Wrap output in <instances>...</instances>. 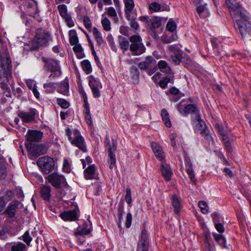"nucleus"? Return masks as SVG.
I'll return each instance as SVG.
<instances>
[{
  "label": "nucleus",
  "mask_w": 251,
  "mask_h": 251,
  "mask_svg": "<svg viewBox=\"0 0 251 251\" xmlns=\"http://www.w3.org/2000/svg\"><path fill=\"white\" fill-rule=\"evenodd\" d=\"M231 15L235 20L234 26L245 43L251 41V23L248 21V13L235 0H226Z\"/></svg>",
  "instance_id": "1"
},
{
  "label": "nucleus",
  "mask_w": 251,
  "mask_h": 251,
  "mask_svg": "<svg viewBox=\"0 0 251 251\" xmlns=\"http://www.w3.org/2000/svg\"><path fill=\"white\" fill-rule=\"evenodd\" d=\"M65 134L72 145L77 147L84 152L87 151L84 138L78 130L68 128L65 130Z\"/></svg>",
  "instance_id": "2"
},
{
  "label": "nucleus",
  "mask_w": 251,
  "mask_h": 251,
  "mask_svg": "<svg viewBox=\"0 0 251 251\" xmlns=\"http://www.w3.org/2000/svg\"><path fill=\"white\" fill-rule=\"evenodd\" d=\"M43 61L45 63V69L51 73L48 77L49 80L55 79L61 75L62 72L58 61L52 58H43Z\"/></svg>",
  "instance_id": "3"
},
{
  "label": "nucleus",
  "mask_w": 251,
  "mask_h": 251,
  "mask_svg": "<svg viewBox=\"0 0 251 251\" xmlns=\"http://www.w3.org/2000/svg\"><path fill=\"white\" fill-rule=\"evenodd\" d=\"M50 35L48 31L41 29H37L36 35L32 41V44L34 49H37L40 47L46 46L50 39Z\"/></svg>",
  "instance_id": "4"
},
{
  "label": "nucleus",
  "mask_w": 251,
  "mask_h": 251,
  "mask_svg": "<svg viewBox=\"0 0 251 251\" xmlns=\"http://www.w3.org/2000/svg\"><path fill=\"white\" fill-rule=\"evenodd\" d=\"M37 164L42 171L46 174H49L54 168L53 159L49 156H46L39 158L37 161Z\"/></svg>",
  "instance_id": "5"
},
{
  "label": "nucleus",
  "mask_w": 251,
  "mask_h": 251,
  "mask_svg": "<svg viewBox=\"0 0 251 251\" xmlns=\"http://www.w3.org/2000/svg\"><path fill=\"white\" fill-rule=\"evenodd\" d=\"M12 63L9 54L4 51L0 54V72H11Z\"/></svg>",
  "instance_id": "6"
},
{
  "label": "nucleus",
  "mask_w": 251,
  "mask_h": 251,
  "mask_svg": "<svg viewBox=\"0 0 251 251\" xmlns=\"http://www.w3.org/2000/svg\"><path fill=\"white\" fill-rule=\"evenodd\" d=\"M26 148L33 156L45 154L47 152L46 147L42 144H34L30 143H25Z\"/></svg>",
  "instance_id": "7"
},
{
  "label": "nucleus",
  "mask_w": 251,
  "mask_h": 251,
  "mask_svg": "<svg viewBox=\"0 0 251 251\" xmlns=\"http://www.w3.org/2000/svg\"><path fill=\"white\" fill-rule=\"evenodd\" d=\"M125 4V12L126 17L127 20L134 19L137 18V12L134 10V2L133 0H125L124 1Z\"/></svg>",
  "instance_id": "8"
},
{
  "label": "nucleus",
  "mask_w": 251,
  "mask_h": 251,
  "mask_svg": "<svg viewBox=\"0 0 251 251\" xmlns=\"http://www.w3.org/2000/svg\"><path fill=\"white\" fill-rule=\"evenodd\" d=\"M149 245L147 231L143 229L138 243L137 251H148Z\"/></svg>",
  "instance_id": "9"
},
{
  "label": "nucleus",
  "mask_w": 251,
  "mask_h": 251,
  "mask_svg": "<svg viewBox=\"0 0 251 251\" xmlns=\"http://www.w3.org/2000/svg\"><path fill=\"white\" fill-rule=\"evenodd\" d=\"M36 114V111L35 109H30L26 112L19 111L18 112V116L24 122L28 123L35 120Z\"/></svg>",
  "instance_id": "10"
},
{
  "label": "nucleus",
  "mask_w": 251,
  "mask_h": 251,
  "mask_svg": "<svg viewBox=\"0 0 251 251\" xmlns=\"http://www.w3.org/2000/svg\"><path fill=\"white\" fill-rule=\"evenodd\" d=\"M11 79V72H0V87L5 90L8 92H10V88L8 85L10 84V80Z\"/></svg>",
  "instance_id": "11"
},
{
  "label": "nucleus",
  "mask_w": 251,
  "mask_h": 251,
  "mask_svg": "<svg viewBox=\"0 0 251 251\" xmlns=\"http://www.w3.org/2000/svg\"><path fill=\"white\" fill-rule=\"evenodd\" d=\"M49 182L54 187L59 188L62 184L65 182V179L62 176L56 173H52L48 176Z\"/></svg>",
  "instance_id": "12"
},
{
  "label": "nucleus",
  "mask_w": 251,
  "mask_h": 251,
  "mask_svg": "<svg viewBox=\"0 0 251 251\" xmlns=\"http://www.w3.org/2000/svg\"><path fill=\"white\" fill-rule=\"evenodd\" d=\"M43 133L40 131L36 130H28L26 134V142H40L43 137Z\"/></svg>",
  "instance_id": "13"
},
{
  "label": "nucleus",
  "mask_w": 251,
  "mask_h": 251,
  "mask_svg": "<svg viewBox=\"0 0 251 251\" xmlns=\"http://www.w3.org/2000/svg\"><path fill=\"white\" fill-rule=\"evenodd\" d=\"M196 130L200 132L202 136L204 137L209 141L213 142L212 137L210 134L209 130L205 126L204 123L201 119L196 126Z\"/></svg>",
  "instance_id": "14"
},
{
  "label": "nucleus",
  "mask_w": 251,
  "mask_h": 251,
  "mask_svg": "<svg viewBox=\"0 0 251 251\" xmlns=\"http://www.w3.org/2000/svg\"><path fill=\"white\" fill-rule=\"evenodd\" d=\"M79 210L77 208L60 214V217L64 221H75L78 219Z\"/></svg>",
  "instance_id": "15"
},
{
  "label": "nucleus",
  "mask_w": 251,
  "mask_h": 251,
  "mask_svg": "<svg viewBox=\"0 0 251 251\" xmlns=\"http://www.w3.org/2000/svg\"><path fill=\"white\" fill-rule=\"evenodd\" d=\"M156 63V60L152 56H148L144 61L138 64V66L140 70H146L151 68H154Z\"/></svg>",
  "instance_id": "16"
},
{
  "label": "nucleus",
  "mask_w": 251,
  "mask_h": 251,
  "mask_svg": "<svg viewBox=\"0 0 251 251\" xmlns=\"http://www.w3.org/2000/svg\"><path fill=\"white\" fill-rule=\"evenodd\" d=\"M151 147L157 159L161 162L164 161L165 155L162 148L156 142H152Z\"/></svg>",
  "instance_id": "17"
},
{
  "label": "nucleus",
  "mask_w": 251,
  "mask_h": 251,
  "mask_svg": "<svg viewBox=\"0 0 251 251\" xmlns=\"http://www.w3.org/2000/svg\"><path fill=\"white\" fill-rule=\"evenodd\" d=\"M184 161L185 167L186 168V171L189 175V178L191 179V182L195 184L196 182V179L193 169V165L191 160L188 156H185Z\"/></svg>",
  "instance_id": "18"
},
{
  "label": "nucleus",
  "mask_w": 251,
  "mask_h": 251,
  "mask_svg": "<svg viewBox=\"0 0 251 251\" xmlns=\"http://www.w3.org/2000/svg\"><path fill=\"white\" fill-rule=\"evenodd\" d=\"M129 48L134 55H140L146 51V48L142 43H131Z\"/></svg>",
  "instance_id": "19"
},
{
  "label": "nucleus",
  "mask_w": 251,
  "mask_h": 251,
  "mask_svg": "<svg viewBox=\"0 0 251 251\" xmlns=\"http://www.w3.org/2000/svg\"><path fill=\"white\" fill-rule=\"evenodd\" d=\"M194 113L195 114L196 120L199 121L201 120L200 110L198 108L197 105L195 104H189L186 105L184 107V115H187L189 113Z\"/></svg>",
  "instance_id": "20"
},
{
  "label": "nucleus",
  "mask_w": 251,
  "mask_h": 251,
  "mask_svg": "<svg viewBox=\"0 0 251 251\" xmlns=\"http://www.w3.org/2000/svg\"><path fill=\"white\" fill-rule=\"evenodd\" d=\"M96 167L94 164L89 165L84 172V177L86 179H92L96 178Z\"/></svg>",
  "instance_id": "21"
},
{
  "label": "nucleus",
  "mask_w": 251,
  "mask_h": 251,
  "mask_svg": "<svg viewBox=\"0 0 251 251\" xmlns=\"http://www.w3.org/2000/svg\"><path fill=\"white\" fill-rule=\"evenodd\" d=\"M161 170L162 175L166 181H169L171 180L172 175V171L169 165L166 164L164 161L161 162Z\"/></svg>",
  "instance_id": "22"
},
{
  "label": "nucleus",
  "mask_w": 251,
  "mask_h": 251,
  "mask_svg": "<svg viewBox=\"0 0 251 251\" xmlns=\"http://www.w3.org/2000/svg\"><path fill=\"white\" fill-rule=\"evenodd\" d=\"M18 205L19 203L16 201H12L9 204L6 213L10 218L14 217Z\"/></svg>",
  "instance_id": "23"
},
{
  "label": "nucleus",
  "mask_w": 251,
  "mask_h": 251,
  "mask_svg": "<svg viewBox=\"0 0 251 251\" xmlns=\"http://www.w3.org/2000/svg\"><path fill=\"white\" fill-rule=\"evenodd\" d=\"M57 91L59 93L64 95H68L69 92V81L67 79H65L60 83Z\"/></svg>",
  "instance_id": "24"
},
{
  "label": "nucleus",
  "mask_w": 251,
  "mask_h": 251,
  "mask_svg": "<svg viewBox=\"0 0 251 251\" xmlns=\"http://www.w3.org/2000/svg\"><path fill=\"white\" fill-rule=\"evenodd\" d=\"M172 203L175 213L178 214L181 208L180 199L176 195H173L172 197Z\"/></svg>",
  "instance_id": "25"
},
{
  "label": "nucleus",
  "mask_w": 251,
  "mask_h": 251,
  "mask_svg": "<svg viewBox=\"0 0 251 251\" xmlns=\"http://www.w3.org/2000/svg\"><path fill=\"white\" fill-rule=\"evenodd\" d=\"M158 68L161 72L166 74H170L171 73L172 70L168 65V64L164 60H160L157 64Z\"/></svg>",
  "instance_id": "26"
},
{
  "label": "nucleus",
  "mask_w": 251,
  "mask_h": 251,
  "mask_svg": "<svg viewBox=\"0 0 251 251\" xmlns=\"http://www.w3.org/2000/svg\"><path fill=\"white\" fill-rule=\"evenodd\" d=\"M92 32L97 44L99 46H101L104 41L101 33L96 27L93 28Z\"/></svg>",
  "instance_id": "27"
},
{
  "label": "nucleus",
  "mask_w": 251,
  "mask_h": 251,
  "mask_svg": "<svg viewBox=\"0 0 251 251\" xmlns=\"http://www.w3.org/2000/svg\"><path fill=\"white\" fill-rule=\"evenodd\" d=\"M50 187L49 186H43L41 189V195L44 200L48 201L50 197Z\"/></svg>",
  "instance_id": "28"
},
{
  "label": "nucleus",
  "mask_w": 251,
  "mask_h": 251,
  "mask_svg": "<svg viewBox=\"0 0 251 251\" xmlns=\"http://www.w3.org/2000/svg\"><path fill=\"white\" fill-rule=\"evenodd\" d=\"M161 18L159 17H155L152 19L150 20V25L151 29L158 28L161 25Z\"/></svg>",
  "instance_id": "29"
},
{
  "label": "nucleus",
  "mask_w": 251,
  "mask_h": 251,
  "mask_svg": "<svg viewBox=\"0 0 251 251\" xmlns=\"http://www.w3.org/2000/svg\"><path fill=\"white\" fill-rule=\"evenodd\" d=\"M89 85L91 89L102 87L100 80L92 75L89 76Z\"/></svg>",
  "instance_id": "30"
},
{
  "label": "nucleus",
  "mask_w": 251,
  "mask_h": 251,
  "mask_svg": "<svg viewBox=\"0 0 251 251\" xmlns=\"http://www.w3.org/2000/svg\"><path fill=\"white\" fill-rule=\"evenodd\" d=\"M161 115L162 119L166 126L170 127L171 126L172 124L169 118V115L167 111L165 109L161 110Z\"/></svg>",
  "instance_id": "31"
},
{
  "label": "nucleus",
  "mask_w": 251,
  "mask_h": 251,
  "mask_svg": "<svg viewBox=\"0 0 251 251\" xmlns=\"http://www.w3.org/2000/svg\"><path fill=\"white\" fill-rule=\"evenodd\" d=\"M115 151H111V149H109L108 152V156L110 159L108 161L109 167L110 169H112L116 166V159L115 157Z\"/></svg>",
  "instance_id": "32"
},
{
  "label": "nucleus",
  "mask_w": 251,
  "mask_h": 251,
  "mask_svg": "<svg viewBox=\"0 0 251 251\" xmlns=\"http://www.w3.org/2000/svg\"><path fill=\"white\" fill-rule=\"evenodd\" d=\"M197 12L200 17L204 18L208 16V11L206 6L204 5H200L197 7Z\"/></svg>",
  "instance_id": "33"
},
{
  "label": "nucleus",
  "mask_w": 251,
  "mask_h": 251,
  "mask_svg": "<svg viewBox=\"0 0 251 251\" xmlns=\"http://www.w3.org/2000/svg\"><path fill=\"white\" fill-rule=\"evenodd\" d=\"M130 73L132 74V77L134 79L133 83H137L139 81V72L136 66H133L130 70Z\"/></svg>",
  "instance_id": "34"
},
{
  "label": "nucleus",
  "mask_w": 251,
  "mask_h": 251,
  "mask_svg": "<svg viewBox=\"0 0 251 251\" xmlns=\"http://www.w3.org/2000/svg\"><path fill=\"white\" fill-rule=\"evenodd\" d=\"M104 143L108 151L109 152V149H111V151H116L117 149V142L115 140H112V144H110V140L108 138H106Z\"/></svg>",
  "instance_id": "35"
},
{
  "label": "nucleus",
  "mask_w": 251,
  "mask_h": 251,
  "mask_svg": "<svg viewBox=\"0 0 251 251\" xmlns=\"http://www.w3.org/2000/svg\"><path fill=\"white\" fill-rule=\"evenodd\" d=\"M70 43L72 45H76L78 42V38L75 30H71L69 31Z\"/></svg>",
  "instance_id": "36"
},
{
  "label": "nucleus",
  "mask_w": 251,
  "mask_h": 251,
  "mask_svg": "<svg viewBox=\"0 0 251 251\" xmlns=\"http://www.w3.org/2000/svg\"><path fill=\"white\" fill-rule=\"evenodd\" d=\"M82 67L84 71L87 74H90L92 71V67L90 62L88 60H84L81 62Z\"/></svg>",
  "instance_id": "37"
},
{
  "label": "nucleus",
  "mask_w": 251,
  "mask_h": 251,
  "mask_svg": "<svg viewBox=\"0 0 251 251\" xmlns=\"http://www.w3.org/2000/svg\"><path fill=\"white\" fill-rule=\"evenodd\" d=\"M198 205L203 214H206L209 213V207L206 201H201L198 202Z\"/></svg>",
  "instance_id": "38"
},
{
  "label": "nucleus",
  "mask_w": 251,
  "mask_h": 251,
  "mask_svg": "<svg viewBox=\"0 0 251 251\" xmlns=\"http://www.w3.org/2000/svg\"><path fill=\"white\" fill-rule=\"evenodd\" d=\"M11 251H26V246L22 242H19L12 246Z\"/></svg>",
  "instance_id": "39"
},
{
  "label": "nucleus",
  "mask_w": 251,
  "mask_h": 251,
  "mask_svg": "<svg viewBox=\"0 0 251 251\" xmlns=\"http://www.w3.org/2000/svg\"><path fill=\"white\" fill-rule=\"evenodd\" d=\"M58 9L61 16L64 19L69 16L67 13V6L65 4H61L58 6Z\"/></svg>",
  "instance_id": "40"
},
{
  "label": "nucleus",
  "mask_w": 251,
  "mask_h": 251,
  "mask_svg": "<svg viewBox=\"0 0 251 251\" xmlns=\"http://www.w3.org/2000/svg\"><path fill=\"white\" fill-rule=\"evenodd\" d=\"M55 83L53 82L46 83L44 84V88L46 93H49L54 91L55 89Z\"/></svg>",
  "instance_id": "41"
},
{
  "label": "nucleus",
  "mask_w": 251,
  "mask_h": 251,
  "mask_svg": "<svg viewBox=\"0 0 251 251\" xmlns=\"http://www.w3.org/2000/svg\"><path fill=\"white\" fill-rule=\"evenodd\" d=\"M171 58L172 62L175 65H177L179 64L182 59V53H177V54H174V55H171Z\"/></svg>",
  "instance_id": "42"
},
{
  "label": "nucleus",
  "mask_w": 251,
  "mask_h": 251,
  "mask_svg": "<svg viewBox=\"0 0 251 251\" xmlns=\"http://www.w3.org/2000/svg\"><path fill=\"white\" fill-rule=\"evenodd\" d=\"M176 23L174 21H173L172 20L170 19L167 24V25H166L167 29L168 31L172 32L176 30Z\"/></svg>",
  "instance_id": "43"
},
{
  "label": "nucleus",
  "mask_w": 251,
  "mask_h": 251,
  "mask_svg": "<svg viewBox=\"0 0 251 251\" xmlns=\"http://www.w3.org/2000/svg\"><path fill=\"white\" fill-rule=\"evenodd\" d=\"M101 25L104 30L110 31L111 30L110 22L107 18L105 17L101 20Z\"/></svg>",
  "instance_id": "44"
},
{
  "label": "nucleus",
  "mask_w": 251,
  "mask_h": 251,
  "mask_svg": "<svg viewBox=\"0 0 251 251\" xmlns=\"http://www.w3.org/2000/svg\"><path fill=\"white\" fill-rule=\"evenodd\" d=\"M169 50L174 54L177 53H182V51L177 45H171L168 46Z\"/></svg>",
  "instance_id": "45"
},
{
  "label": "nucleus",
  "mask_w": 251,
  "mask_h": 251,
  "mask_svg": "<svg viewBox=\"0 0 251 251\" xmlns=\"http://www.w3.org/2000/svg\"><path fill=\"white\" fill-rule=\"evenodd\" d=\"M161 5L156 2H151L149 5V9L154 12H158L160 11Z\"/></svg>",
  "instance_id": "46"
},
{
  "label": "nucleus",
  "mask_w": 251,
  "mask_h": 251,
  "mask_svg": "<svg viewBox=\"0 0 251 251\" xmlns=\"http://www.w3.org/2000/svg\"><path fill=\"white\" fill-rule=\"evenodd\" d=\"M177 38L176 34H172L170 36L165 37L163 39V43L168 44L174 41H176Z\"/></svg>",
  "instance_id": "47"
},
{
  "label": "nucleus",
  "mask_w": 251,
  "mask_h": 251,
  "mask_svg": "<svg viewBox=\"0 0 251 251\" xmlns=\"http://www.w3.org/2000/svg\"><path fill=\"white\" fill-rule=\"evenodd\" d=\"M83 23L85 27L88 30L92 29V23L90 18L88 16H85L83 18Z\"/></svg>",
  "instance_id": "48"
},
{
  "label": "nucleus",
  "mask_w": 251,
  "mask_h": 251,
  "mask_svg": "<svg viewBox=\"0 0 251 251\" xmlns=\"http://www.w3.org/2000/svg\"><path fill=\"white\" fill-rule=\"evenodd\" d=\"M57 103L62 108L66 109L69 106V103L64 99H57Z\"/></svg>",
  "instance_id": "49"
},
{
  "label": "nucleus",
  "mask_w": 251,
  "mask_h": 251,
  "mask_svg": "<svg viewBox=\"0 0 251 251\" xmlns=\"http://www.w3.org/2000/svg\"><path fill=\"white\" fill-rule=\"evenodd\" d=\"M223 140L224 141V144H225L227 150L229 151H231V146L229 139L226 135V133L225 135H222Z\"/></svg>",
  "instance_id": "50"
},
{
  "label": "nucleus",
  "mask_w": 251,
  "mask_h": 251,
  "mask_svg": "<svg viewBox=\"0 0 251 251\" xmlns=\"http://www.w3.org/2000/svg\"><path fill=\"white\" fill-rule=\"evenodd\" d=\"M125 200L128 204H130L132 201L131 192L130 189L129 188L126 189Z\"/></svg>",
  "instance_id": "51"
},
{
  "label": "nucleus",
  "mask_w": 251,
  "mask_h": 251,
  "mask_svg": "<svg viewBox=\"0 0 251 251\" xmlns=\"http://www.w3.org/2000/svg\"><path fill=\"white\" fill-rule=\"evenodd\" d=\"M131 43H142V38L139 35H133L130 37Z\"/></svg>",
  "instance_id": "52"
},
{
  "label": "nucleus",
  "mask_w": 251,
  "mask_h": 251,
  "mask_svg": "<svg viewBox=\"0 0 251 251\" xmlns=\"http://www.w3.org/2000/svg\"><path fill=\"white\" fill-rule=\"evenodd\" d=\"M6 176V170L3 164L0 162V179L4 178Z\"/></svg>",
  "instance_id": "53"
},
{
  "label": "nucleus",
  "mask_w": 251,
  "mask_h": 251,
  "mask_svg": "<svg viewBox=\"0 0 251 251\" xmlns=\"http://www.w3.org/2000/svg\"><path fill=\"white\" fill-rule=\"evenodd\" d=\"M170 78L169 77L166 76L163 80L160 81L159 83V86L161 88L164 89L167 87L168 83L170 82Z\"/></svg>",
  "instance_id": "54"
},
{
  "label": "nucleus",
  "mask_w": 251,
  "mask_h": 251,
  "mask_svg": "<svg viewBox=\"0 0 251 251\" xmlns=\"http://www.w3.org/2000/svg\"><path fill=\"white\" fill-rule=\"evenodd\" d=\"M22 239L25 242L27 245H29L32 240V238L29 235V232L26 231L25 234L23 235Z\"/></svg>",
  "instance_id": "55"
},
{
  "label": "nucleus",
  "mask_w": 251,
  "mask_h": 251,
  "mask_svg": "<svg viewBox=\"0 0 251 251\" xmlns=\"http://www.w3.org/2000/svg\"><path fill=\"white\" fill-rule=\"evenodd\" d=\"M120 45L121 48L124 50H126L129 46L128 40L125 38L120 43Z\"/></svg>",
  "instance_id": "56"
},
{
  "label": "nucleus",
  "mask_w": 251,
  "mask_h": 251,
  "mask_svg": "<svg viewBox=\"0 0 251 251\" xmlns=\"http://www.w3.org/2000/svg\"><path fill=\"white\" fill-rule=\"evenodd\" d=\"M186 106L185 104L184 103V101L181 100L177 104V109L180 114L184 115V107Z\"/></svg>",
  "instance_id": "57"
},
{
  "label": "nucleus",
  "mask_w": 251,
  "mask_h": 251,
  "mask_svg": "<svg viewBox=\"0 0 251 251\" xmlns=\"http://www.w3.org/2000/svg\"><path fill=\"white\" fill-rule=\"evenodd\" d=\"M132 216L131 214L130 213H127L126 217V222L125 224L127 228L130 227L132 223Z\"/></svg>",
  "instance_id": "58"
},
{
  "label": "nucleus",
  "mask_w": 251,
  "mask_h": 251,
  "mask_svg": "<svg viewBox=\"0 0 251 251\" xmlns=\"http://www.w3.org/2000/svg\"><path fill=\"white\" fill-rule=\"evenodd\" d=\"M212 44L214 49L215 50V51L217 53H219V51L218 50V49L221 45V43L218 40L216 39H214L212 40Z\"/></svg>",
  "instance_id": "59"
},
{
  "label": "nucleus",
  "mask_w": 251,
  "mask_h": 251,
  "mask_svg": "<svg viewBox=\"0 0 251 251\" xmlns=\"http://www.w3.org/2000/svg\"><path fill=\"white\" fill-rule=\"evenodd\" d=\"M215 127L219 133L221 135H224L226 133V131L219 124H215Z\"/></svg>",
  "instance_id": "60"
},
{
  "label": "nucleus",
  "mask_w": 251,
  "mask_h": 251,
  "mask_svg": "<svg viewBox=\"0 0 251 251\" xmlns=\"http://www.w3.org/2000/svg\"><path fill=\"white\" fill-rule=\"evenodd\" d=\"M63 169L66 173H69L70 171L69 162L66 159H64L63 160Z\"/></svg>",
  "instance_id": "61"
},
{
  "label": "nucleus",
  "mask_w": 251,
  "mask_h": 251,
  "mask_svg": "<svg viewBox=\"0 0 251 251\" xmlns=\"http://www.w3.org/2000/svg\"><path fill=\"white\" fill-rule=\"evenodd\" d=\"M101 88H95L91 89L94 98H98L100 96V89Z\"/></svg>",
  "instance_id": "62"
},
{
  "label": "nucleus",
  "mask_w": 251,
  "mask_h": 251,
  "mask_svg": "<svg viewBox=\"0 0 251 251\" xmlns=\"http://www.w3.org/2000/svg\"><path fill=\"white\" fill-rule=\"evenodd\" d=\"M64 19L65 20L67 24L69 27H71L74 26V22L70 15L66 17Z\"/></svg>",
  "instance_id": "63"
},
{
  "label": "nucleus",
  "mask_w": 251,
  "mask_h": 251,
  "mask_svg": "<svg viewBox=\"0 0 251 251\" xmlns=\"http://www.w3.org/2000/svg\"><path fill=\"white\" fill-rule=\"evenodd\" d=\"M215 228L220 233H223L225 231V228L222 224L216 223L215 224Z\"/></svg>",
  "instance_id": "64"
}]
</instances>
